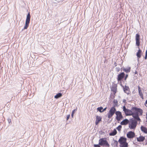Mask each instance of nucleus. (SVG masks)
Segmentation results:
<instances>
[{
    "mask_svg": "<svg viewBox=\"0 0 147 147\" xmlns=\"http://www.w3.org/2000/svg\"><path fill=\"white\" fill-rule=\"evenodd\" d=\"M123 110L126 116H132L134 119L139 121V123L141 122L139 116L142 115L143 111L142 109L133 107L131 108V110H129L126 109L124 106L123 107Z\"/></svg>",
    "mask_w": 147,
    "mask_h": 147,
    "instance_id": "f257e3e1",
    "label": "nucleus"
},
{
    "mask_svg": "<svg viewBox=\"0 0 147 147\" xmlns=\"http://www.w3.org/2000/svg\"><path fill=\"white\" fill-rule=\"evenodd\" d=\"M120 144L119 147H128V144L127 142V139L125 138L121 137L118 140Z\"/></svg>",
    "mask_w": 147,
    "mask_h": 147,
    "instance_id": "f03ea898",
    "label": "nucleus"
},
{
    "mask_svg": "<svg viewBox=\"0 0 147 147\" xmlns=\"http://www.w3.org/2000/svg\"><path fill=\"white\" fill-rule=\"evenodd\" d=\"M138 121L136 119H131L129 123V127L131 129L134 130L137 126ZM139 122V121H138Z\"/></svg>",
    "mask_w": 147,
    "mask_h": 147,
    "instance_id": "7ed1b4c3",
    "label": "nucleus"
},
{
    "mask_svg": "<svg viewBox=\"0 0 147 147\" xmlns=\"http://www.w3.org/2000/svg\"><path fill=\"white\" fill-rule=\"evenodd\" d=\"M99 144L101 146H105L108 147L110 146V145L107 141L106 138H102L100 139L99 141Z\"/></svg>",
    "mask_w": 147,
    "mask_h": 147,
    "instance_id": "20e7f679",
    "label": "nucleus"
},
{
    "mask_svg": "<svg viewBox=\"0 0 147 147\" xmlns=\"http://www.w3.org/2000/svg\"><path fill=\"white\" fill-rule=\"evenodd\" d=\"M116 109L114 107H112L110 109L107 114V117L108 118H111L115 113Z\"/></svg>",
    "mask_w": 147,
    "mask_h": 147,
    "instance_id": "39448f33",
    "label": "nucleus"
},
{
    "mask_svg": "<svg viewBox=\"0 0 147 147\" xmlns=\"http://www.w3.org/2000/svg\"><path fill=\"white\" fill-rule=\"evenodd\" d=\"M30 13H29L27 16L26 21L25 25L24 26V29H26L29 26V24L30 21Z\"/></svg>",
    "mask_w": 147,
    "mask_h": 147,
    "instance_id": "423d86ee",
    "label": "nucleus"
},
{
    "mask_svg": "<svg viewBox=\"0 0 147 147\" xmlns=\"http://www.w3.org/2000/svg\"><path fill=\"white\" fill-rule=\"evenodd\" d=\"M116 115V119L118 121H120L123 118L121 113L119 111H117L115 113Z\"/></svg>",
    "mask_w": 147,
    "mask_h": 147,
    "instance_id": "0eeeda50",
    "label": "nucleus"
},
{
    "mask_svg": "<svg viewBox=\"0 0 147 147\" xmlns=\"http://www.w3.org/2000/svg\"><path fill=\"white\" fill-rule=\"evenodd\" d=\"M111 91L113 92L114 95H115L117 91V84L113 83L111 86Z\"/></svg>",
    "mask_w": 147,
    "mask_h": 147,
    "instance_id": "6e6552de",
    "label": "nucleus"
},
{
    "mask_svg": "<svg viewBox=\"0 0 147 147\" xmlns=\"http://www.w3.org/2000/svg\"><path fill=\"white\" fill-rule=\"evenodd\" d=\"M135 134L134 132L130 131L127 134V137L129 138H133L135 136Z\"/></svg>",
    "mask_w": 147,
    "mask_h": 147,
    "instance_id": "1a4fd4ad",
    "label": "nucleus"
},
{
    "mask_svg": "<svg viewBox=\"0 0 147 147\" xmlns=\"http://www.w3.org/2000/svg\"><path fill=\"white\" fill-rule=\"evenodd\" d=\"M136 45L139 46L140 45V36L138 34H137L136 36Z\"/></svg>",
    "mask_w": 147,
    "mask_h": 147,
    "instance_id": "9d476101",
    "label": "nucleus"
},
{
    "mask_svg": "<svg viewBox=\"0 0 147 147\" xmlns=\"http://www.w3.org/2000/svg\"><path fill=\"white\" fill-rule=\"evenodd\" d=\"M125 74L123 72H122L118 75L117 80L119 82L121 81L123 78L125 76Z\"/></svg>",
    "mask_w": 147,
    "mask_h": 147,
    "instance_id": "9b49d317",
    "label": "nucleus"
},
{
    "mask_svg": "<svg viewBox=\"0 0 147 147\" xmlns=\"http://www.w3.org/2000/svg\"><path fill=\"white\" fill-rule=\"evenodd\" d=\"M102 121V117H101L96 116V117L95 123L96 125H97L100 122Z\"/></svg>",
    "mask_w": 147,
    "mask_h": 147,
    "instance_id": "f8f14e48",
    "label": "nucleus"
},
{
    "mask_svg": "<svg viewBox=\"0 0 147 147\" xmlns=\"http://www.w3.org/2000/svg\"><path fill=\"white\" fill-rule=\"evenodd\" d=\"M138 88L139 94L140 96V97L142 98V99H143L144 98V96L142 92V90L141 89L140 87L139 86H138Z\"/></svg>",
    "mask_w": 147,
    "mask_h": 147,
    "instance_id": "ddd939ff",
    "label": "nucleus"
},
{
    "mask_svg": "<svg viewBox=\"0 0 147 147\" xmlns=\"http://www.w3.org/2000/svg\"><path fill=\"white\" fill-rule=\"evenodd\" d=\"M129 121L127 119H125L123 120L121 122V124L122 125H126L127 124H129Z\"/></svg>",
    "mask_w": 147,
    "mask_h": 147,
    "instance_id": "4468645a",
    "label": "nucleus"
},
{
    "mask_svg": "<svg viewBox=\"0 0 147 147\" xmlns=\"http://www.w3.org/2000/svg\"><path fill=\"white\" fill-rule=\"evenodd\" d=\"M118 142L116 140H113L111 143V145L114 147H116L118 145Z\"/></svg>",
    "mask_w": 147,
    "mask_h": 147,
    "instance_id": "2eb2a0df",
    "label": "nucleus"
},
{
    "mask_svg": "<svg viewBox=\"0 0 147 147\" xmlns=\"http://www.w3.org/2000/svg\"><path fill=\"white\" fill-rule=\"evenodd\" d=\"M145 139V137L143 136H140L139 137L137 138V141L140 142L143 141Z\"/></svg>",
    "mask_w": 147,
    "mask_h": 147,
    "instance_id": "dca6fc26",
    "label": "nucleus"
},
{
    "mask_svg": "<svg viewBox=\"0 0 147 147\" xmlns=\"http://www.w3.org/2000/svg\"><path fill=\"white\" fill-rule=\"evenodd\" d=\"M142 52V51L139 49L136 54L138 59H139L141 57Z\"/></svg>",
    "mask_w": 147,
    "mask_h": 147,
    "instance_id": "f3484780",
    "label": "nucleus"
},
{
    "mask_svg": "<svg viewBox=\"0 0 147 147\" xmlns=\"http://www.w3.org/2000/svg\"><path fill=\"white\" fill-rule=\"evenodd\" d=\"M141 131L144 133L147 134V128L146 127L142 126L141 127Z\"/></svg>",
    "mask_w": 147,
    "mask_h": 147,
    "instance_id": "a211bd4d",
    "label": "nucleus"
},
{
    "mask_svg": "<svg viewBox=\"0 0 147 147\" xmlns=\"http://www.w3.org/2000/svg\"><path fill=\"white\" fill-rule=\"evenodd\" d=\"M117 134V131L116 130L114 129L113 131L109 134L110 136H114L116 135Z\"/></svg>",
    "mask_w": 147,
    "mask_h": 147,
    "instance_id": "6ab92c4d",
    "label": "nucleus"
},
{
    "mask_svg": "<svg viewBox=\"0 0 147 147\" xmlns=\"http://www.w3.org/2000/svg\"><path fill=\"white\" fill-rule=\"evenodd\" d=\"M130 67H128L127 68H124L123 69V71H124L126 73H128L130 71Z\"/></svg>",
    "mask_w": 147,
    "mask_h": 147,
    "instance_id": "aec40b11",
    "label": "nucleus"
},
{
    "mask_svg": "<svg viewBox=\"0 0 147 147\" xmlns=\"http://www.w3.org/2000/svg\"><path fill=\"white\" fill-rule=\"evenodd\" d=\"M113 102L114 103V106L113 107H116L117 106L118 101L117 100L114 99Z\"/></svg>",
    "mask_w": 147,
    "mask_h": 147,
    "instance_id": "412c9836",
    "label": "nucleus"
},
{
    "mask_svg": "<svg viewBox=\"0 0 147 147\" xmlns=\"http://www.w3.org/2000/svg\"><path fill=\"white\" fill-rule=\"evenodd\" d=\"M62 96V94L61 93H59L57 94L55 96V98H58L59 97H61Z\"/></svg>",
    "mask_w": 147,
    "mask_h": 147,
    "instance_id": "4be33fe9",
    "label": "nucleus"
},
{
    "mask_svg": "<svg viewBox=\"0 0 147 147\" xmlns=\"http://www.w3.org/2000/svg\"><path fill=\"white\" fill-rule=\"evenodd\" d=\"M123 89L124 92H126V91H128L129 90V88L128 87L126 86H125V87H124Z\"/></svg>",
    "mask_w": 147,
    "mask_h": 147,
    "instance_id": "5701e85b",
    "label": "nucleus"
},
{
    "mask_svg": "<svg viewBox=\"0 0 147 147\" xmlns=\"http://www.w3.org/2000/svg\"><path fill=\"white\" fill-rule=\"evenodd\" d=\"M103 109V108L102 107H99L97 108V110L98 111H99L101 113L103 112L102 111Z\"/></svg>",
    "mask_w": 147,
    "mask_h": 147,
    "instance_id": "b1692460",
    "label": "nucleus"
},
{
    "mask_svg": "<svg viewBox=\"0 0 147 147\" xmlns=\"http://www.w3.org/2000/svg\"><path fill=\"white\" fill-rule=\"evenodd\" d=\"M77 110V108H76V109L74 110L72 112L71 116L73 118V117L74 114L75 113V111H76Z\"/></svg>",
    "mask_w": 147,
    "mask_h": 147,
    "instance_id": "393cba45",
    "label": "nucleus"
},
{
    "mask_svg": "<svg viewBox=\"0 0 147 147\" xmlns=\"http://www.w3.org/2000/svg\"><path fill=\"white\" fill-rule=\"evenodd\" d=\"M122 126L121 125H119L118 126V127H117V129L118 130V131H120L121 130V129Z\"/></svg>",
    "mask_w": 147,
    "mask_h": 147,
    "instance_id": "a878e982",
    "label": "nucleus"
},
{
    "mask_svg": "<svg viewBox=\"0 0 147 147\" xmlns=\"http://www.w3.org/2000/svg\"><path fill=\"white\" fill-rule=\"evenodd\" d=\"M94 147H101L99 144L94 145Z\"/></svg>",
    "mask_w": 147,
    "mask_h": 147,
    "instance_id": "bb28decb",
    "label": "nucleus"
},
{
    "mask_svg": "<svg viewBox=\"0 0 147 147\" xmlns=\"http://www.w3.org/2000/svg\"><path fill=\"white\" fill-rule=\"evenodd\" d=\"M70 117V115H67V118H66V119H67V120H68L69 119V117Z\"/></svg>",
    "mask_w": 147,
    "mask_h": 147,
    "instance_id": "cd10ccee",
    "label": "nucleus"
},
{
    "mask_svg": "<svg viewBox=\"0 0 147 147\" xmlns=\"http://www.w3.org/2000/svg\"><path fill=\"white\" fill-rule=\"evenodd\" d=\"M116 71L117 72L119 71L120 70V68L119 67H116Z\"/></svg>",
    "mask_w": 147,
    "mask_h": 147,
    "instance_id": "c85d7f7f",
    "label": "nucleus"
},
{
    "mask_svg": "<svg viewBox=\"0 0 147 147\" xmlns=\"http://www.w3.org/2000/svg\"><path fill=\"white\" fill-rule=\"evenodd\" d=\"M144 105L146 107H147V100L146 101V102L144 103Z\"/></svg>",
    "mask_w": 147,
    "mask_h": 147,
    "instance_id": "c756f323",
    "label": "nucleus"
},
{
    "mask_svg": "<svg viewBox=\"0 0 147 147\" xmlns=\"http://www.w3.org/2000/svg\"><path fill=\"white\" fill-rule=\"evenodd\" d=\"M128 76V75L127 74L126 76H125V80H126V79L127 78Z\"/></svg>",
    "mask_w": 147,
    "mask_h": 147,
    "instance_id": "7c9ffc66",
    "label": "nucleus"
},
{
    "mask_svg": "<svg viewBox=\"0 0 147 147\" xmlns=\"http://www.w3.org/2000/svg\"><path fill=\"white\" fill-rule=\"evenodd\" d=\"M106 109H107V107H106L105 108H104V109H102V111L103 112L105 111L106 110Z\"/></svg>",
    "mask_w": 147,
    "mask_h": 147,
    "instance_id": "2f4dec72",
    "label": "nucleus"
},
{
    "mask_svg": "<svg viewBox=\"0 0 147 147\" xmlns=\"http://www.w3.org/2000/svg\"><path fill=\"white\" fill-rule=\"evenodd\" d=\"M123 102L124 103H125L126 102V100L125 99H123Z\"/></svg>",
    "mask_w": 147,
    "mask_h": 147,
    "instance_id": "473e14b6",
    "label": "nucleus"
},
{
    "mask_svg": "<svg viewBox=\"0 0 147 147\" xmlns=\"http://www.w3.org/2000/svg\"><path fill=\"white\" fill-rule=\"evenodd\" d=\"M147 55H145V57H144V58L145 59H147Z\"/></svg>",
    "mask_w": 147,
    "mask_h": 147,
    "instance_id": "72a5a7b5",
    "label": "nucleus"
},
{
    "mask_svg": "<svg viewBox=\"0 0 147 147\" xmlns=\"http://www.w3.org/2000/svg\"><path fill=\"white\" fill-rule=\"evenodd\" d=\"M145 55H147V50L146 51Z\"/></svg>",
    "mask_w": 147,
    "mask_h": 147,
    "instance_id": "f704fd0d",
    "label": "nucleus"
},
{
    "mask_svg": "<svg viewBox=\"0 0 147 147\" xmlns=\"http://www.w3.org/2000/svg\"><path fill=\"white\" fill-rule=\"evenodd\" d=\"M146 119L147 120V112H146Z\"/></svg>",
    "mask_w": 147,
    "mask_h": 147,
    "instance_id": "c9c22d12",
    "label": "nucleus"
},
{
    "mask_svg": "<svg viewBox=\"0 0 147 147\" xmlns=\"http://www.w3.org/2000/svg\"><path fill=\"white\" fill-rule=\"evenodd\" d=\"M120 83H121V84H120V85H121V86H122V84H121V82H120Z\"/></svg>",
    "mask_w": 147,
    "mask_h": 147,
    "instance_id": "e433bc0d",
    "label": "nucleus"
},
{
    "mask_svg": "<svg viewBox=\"0 0 147 147\" xmlns=\"http://www.w3.org/2000/svg\"><path fill=\"white\" fill-rule=\"evenodd\" d=\"M146 144H147V142L146 143Z\"/></svg>",
    "mask_w": 147,
    "mask_h": 147,
    "instance_id": "4c0bfd02",
    "label": "nucleus"
}]
</instances>
